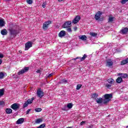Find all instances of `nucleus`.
Wrapping results in <instances>:
<instances>
[{"instance_id": "obj_1", "label": "nucleus", "mask_w": 128, "mask_h": 128, "mask_svg": "<svg viewBox=\"0 0 128 128\" xmlns=\"http://www.w3.org/2000/svg\"><path fill=\"white\" fill-rule=\"evenodd\" d=\"M104 104H106L108 102H110V101L112 100V94H105L104 95Z\"/></svg>"}, {"instance_id": "obj_2", "label": "nucleus", "mask_w": 128, "mask_h": 128, "mask_svg": "<svg viewBox=\"0 0 128 128\" xmlns=\"http://www.w3.org/2000/svg\"><path fill=\"white\" fill-rule=\"evenodd\" d=\"M107 82L108 83L105 84V87L108 88V90H110V88H112V84H114L115 81L114 79L110 78L107 80Z\"/></svg>"}, {"instance_id": "obj_3", "label": "nucleus", "mask_w": 128, "mask_h": 128, "mask_svg": "<svg viewBox=\"0 0 128 128\" xmlns=\"http://www.w3.org/2000/svg\"><path fill=\"white\" fill-rule=\"evenodd\" d=\"M52 24V21L48 20L44 22L43 24L42 28L44 30H46L48 28V26Z\"/></svg>"}, {"instance_id": "obj_4", "label": "nucleus", "mask_w": 128, "mask_h": 128, "mask_svg": "<svg viewBox=\"0 0 128 128\" xmlns=\"http://www.w3.org/2000/svg\"><path fill=\"white\" fill-rule=\"evenodd\" d=\"M9 32L11 36H16V34H19V32L18 31V30H14L12 28H9Z\"/></svg>"}, {"instance_id": "obj_5", "label": "nucleus", "mask_w": 128, "mask_h": 128, "mask_svg": "<svg viewBox=\"0 0 128 128\" xmlns=\"http://www.w3.org/2000/svg\"><path fill=\"white\" fill-rule=\"evenodd\" d=\"M28 70H30V67H24L21 70L19 71L18 72V76H20V74H24V72H28Z\"/></svg>"}, {"instance_id": "obj_6", "label": "nucleus", "mask_w": 128, "mask_h": 128, "mask_svg": "<svg viewBox=\"0 0 128 128\" xmlns=\"http://www.w3.org/2000/svg\"><path fill=\"white\" fill-rule=\"evenodd\" d=\"M36 94L38 98H42L44 96V92L42 90L41 88H38L37 90Z\"/></svg>"}, {"instance_id": "obj_7", "label": "nucleus", "mask_w": 128, "mask_h": 128, "mask_svg": "<svg viewBox=\"0 0 128 128\" xmlns=\"http://www.w3.org/2000/svg\"><path fill=\"white\" fill-rule=\"evenodd\" d=\"M32 46V42H28L25 44V50H28Z\"/></svg>"}, {"instance_id": "obj_8", "label": "nucleus", "mask_w": 128, "mask_h": 128, "mask_svg": "<svg viewBox=\"0 0 128 128\" xmlns=\"http://www.w3.org/2000/svg\"><path fill=\"white\" fill-rule=\"evenodd\" d=\"M102 13L100 11H98L94 16V18L96 20H98L100 18V16H102Z\"/></svg>"}, {"instance_id": "obj_9", "label": "nucleus", "mask_w": 128, "mask_h": 128, "mask_svg": "<svg viewBox=\"0 0 128 128\" xmlns=\"http://www.w3.org/2000/svg\"><path fill=\"white\" fill-rule=\"evenodd\" d=\"M72 26V22L67 21L63 24L64 28H70Z\"/></svg>"}, {"instance_id": "obj_10", "label": "nucleus", "mask_w": 128, "mask_h": 128, "mask_svg": "<svg viewBox=\"0 0 128 128\" xmlns=\"http://www.w3.org/2000/svg\"><path fill=\"white\" fill-rule=\"evenodd\" d=\"M11 108L14 110H18L20 108V104H18L17 103L13 104L11 106Z\"/></svg>"}, {"instance_id": "obj_11", "label": "nucleus", "mask_w": 128, "mask_h": 128, "mask_svg": "<svg viewBox=\"0 0 128 128\" xmlns=\"http://www.w3.org/2000/svg\"><path fill=\"white\" fill-rule=\"evenodd\" d=\"M86 58H88V56H86V54H84L82 58V57H76V58H73L72 60H76L80 59V62H84V60H86Z\"/></svg>"}, {"instance_id": "obj_12", "label": "nucleus", "mask_w": 128, "mask_h": 128, "mask_svg": "<svg viewBox=\"0 0 128 128\" xmlns=\"http://www.w3.org/2000/svg\"><path fill=\"white\" fill-rule=\"evenodd\" d=\"M120 34H128V28L127 27L122 28L120 30Z\"/></svg>"}, {"instance_id": "obj_13", "label": "nucleus", "mask_w": 128, "mask_h": 128, "mask_svg": "<svg viewBox=\"0 0 128 128\" xmlns=\"http://www.w3.org/2000/svg\"><path fill=\"white\" fill-rule=\"evenodd\" d=\"M80 20V16H77L75 17V18L72 20V24H78Z\"/></svg>"}, {"instance_id": "obj_14", "label": "nucleus", "mask_w": 128, "mask_h": 128, "mask_svg": "<svg viewBox=\"0 0 128 128\" xmlns=\"http://www.w3.org/2000/svg\"><path fill=\"white\" fill-rule=\"evenodd\" d=\"M114 62H112V61L110 59L108 60L106 62V66H112Z\"/></svg>"}, {"instance_id": "obj_15", "label": "nucleus", "mask_w": 128, "mask_h": 128, "mask_svg": "<svg viewBox=\"0 0 128 128\" xmlns=\"http://www.w3.org/2000/svg\"><path fill=\"white\" fill-rule=\"evenodd\" d=\"M58 36L59 38H63V36H66V31L64 30L60 31L58 34Z\"/></svg>"}, {"instance_id": "obj_16", "label": "nucleus", "mask_w": 128, "mask_h": 128, "mask_svg": "<svg viewBox=\"0 0 128 128\" xmlns=\"http://www.w3.org/2000/svg\"><path fill=\"white\" fill-rule=\"evenodd\" d=\"M24 122V118H20L16 121L17 124H20Z\"/></svg>"}, {"instance_id": "obj_17", "label": "nucleus", "mask_w": 128, "mask_h": 128, "mask_svg": "<svg viewBox=\"0 0 128 128\" xmlns=\"http://www.w3.org/2000/svg\"><path fill=\"white\" fill-rule=\"evenodd\" d=\"M128 64V58H126L124 60H122L120 62L121 66H124V64Z\"/></svg>"}, {"instance_id": "obj_18", "label": "nucleus", "mask_w": 128, "mask_h": 128, "mask_svg": "<svg viewBox=\"0 0 128 128\" xmlns=\"http://www.w3.org/2000/svg\"><path fill=\"white\" fill-rule=\"evenodd\" d=\"M0 33L2 36H6L8 34V31L6 29H3L1 30Z\"/></svg>"}, {"instance_id": "obj_19", "label": "nucleus", "mask_w": 128, "mask_h": 128, "mask_svg": "<svg viewBox=\"0 0 128 128\" xmlns=\"http://www.w3.org/2000/svg\"><path fill=\"white\" fill-rule=\"evenodd\" d=\"M92 98H93V100H97L98 96V94L96 93H94L91 95Z\"/></svg>"}, {"instance_id": "obj_20", "label": "nucleus", "mask_w": 128, "mask_h": 128, "mask_svg": "<svg viewBox=\"0 0 128 128\" xmlns=\"http://www.w3.org/2000/svg\"><path fill=\"white\" fill-rule=\"evenodd\" d=\"M120 76H121L122 78H128V75L126 74H120Z\"/></svg>"}, {"instance_id": "obj_21", "label": "nucleus", "mask_w": 128, "mask_h": 128, "mask_svg": "<svg viewBox=\"0 0 128 128\" xmlns=\"http://www.w3.org/2000/svg\"><path fill=\"white\" fill-rule=\"evenodd\" d=\"M6 112L8 114H10L12 113V110L11 108H6Z\"/></svg>"}, {"instance_id": "obj_22", "label": "nucleus", "mask_w": 128, "mask_h": 128, "mask_svg": "<svg viewBox=\"0 0 128 128\" xmlns=\"http://www.w3.org/2000/svg\"><path fill=\"white\" fill-rule=\"evenodd\" d=\"M96 102L97 104H102V98H98L97 100H96Z\"/></svg>"}, {"instance_id": "obj_23", "label": "nucleus", "mask_w": 128, "mask_h": 128, "mask_svg": "<svg viewBox=\"0 0 128 128\" xmlns=\"http://www.w3.org/2000/svg\"><path fill=\"white\" fill-rule=\"evenodd\" d=\"M116 82L118 84H120L122 82V77H118L116 80Z\"/></svg>"}, {"instance_id": "obj_24", "label": "nucleus", "mask_w": 128, "mask_h": 128, "mask_svg": "<svg viewBox=\"0 0 128 128\" xmlns=\"http://www.w3.org/2000/svg\"><path fill=\"white\" fill-rule=\"evenodd\" d=\"M34 100V98H32L30 99H28L26 101V102L28 103V104H32V102H33Z\"/></svg>"}, {"instance_id": "obj_25", "label": "nucleus", "mask_w": 128, "mask_h": 128, "mask_svg": "<svg viewBox=\"0 0 128 128\" xmlns=\"http://www.w3.org/2000/svg\"><path fill=\"white\" fill-rule=\"evenodd\" d=\"M4 26V21L2 20H0V27Z\"/></svg>"}, {"instance_id": "obj_26", "label": "nucleus", "mask_w": 128, "mask_h": 128, "mask_svg": "<svg viewBox=\"0 0 128 128\" xmlns=\"http://www.w3.org/2000/svg\"><path fill=\"white\" fill-rule=\"evenodd\" d=\"M80 39L82 40H86V36L82 35L80 38Z\"/></svg>"}, {"instance_id": "obj_27", "label": "nucleus", "mask_w": 128, "mask_h": 128, "mask_svg": "<svg viewBox=\"0 0 128 128\" xmlns=\"http://www.w3.org/2000/svg\"><path fill=\"white\" fill-rule=\"evenodd\" d=\"M114 22V17L112 16H109L108 20V22Z\"/></svg>"}, {"instance_id": "obj_28", "label": "nucleus", "mask_w": 128, "mask_h": 128, "mask_svg": "<svg viewBox=\"0 0 128 128\" xmlns=\"http://www.w3.org/2000/svg\"><path fill=\"white\" fill-rule=\"evenodd\" d=\"M4 78V74L2 72H0V80H2Z\"/></svg>"}, {"instance_id": "obj_29", "label": "nucleus", "mask_w": 128, "mask_h": 128, "mask_svg": "<svg viewBox=\"0 0 128 128\" xmlns=\"http://www.w3.org/2000/svg\"><path fill=\"white\" fill-rule=\"evenodd\" d=\"M90 36H92L96 37L98 36V34H96V32H90Z\"/></svg>"}, {"instance_id": "obj_30", "label": "nucleus", "mask_w": 128, "mask_h": 128, "mask_svg": "<svg viewBox=\"0 0 128 128\" xmlns=\"http://www.w3.org/2000/svg\"><path fill=\"white\" fill-rule=\"evenodd\" d=\"M4 89L0 90V96H4Z\"/></svg>"}, {"instance_id": "obj_31", "label": "nucleus", "mask_w": 128, "mask_h": 128, "mask_svg": "<svg viewBox=\"0 0 128 128\" xmlns=\"http://www.w3.org/2000/svg\"><path fill=\"white\" fill-rule=\"evenodd\" d=\"M42 122V120L41 118H38L36 120V124H40V122Z\"/></svg>"}, {"instance_id": "obj_32", "label": "nucleus", "mask_w": 128, "mask_h": 128, "mask_svg": "<svg viewBox=\"0 0 128 128\" xmlns=\"http://www.w3.org/2000/svg\"><path fill=\"white\" fill-rule=\"evenodd\" d=\"M42 108H36L35 109V111L36 112H42Z\"/></svg>"}, {"instance_id": "obj_33", "label": "nucleus", "mask_w": 128, "mask_h": 128, "mask_svg": "<svg viewBox=\"0 0 128 128\" xmlns=\"http://www.w3.org/2000/svg\"><path fill=\"white\" fill-rule=\"evenodd\" d=\"M28 106V102H25L23 104V108H26Z\"/></svg>"}, {"instance_id": "obj_34", "label": "nucleus", "mask_w": 128, "mask_h": 128, "mask_svg": "<svg viewBox=\"0 0 128 128\" xmlns=\"http://www.w3.org/2000/svg\"><path fill=\"white\" fill-rule=\"evenodd\" d=\"M72 104L69 103L67 104V108H72Z\"/></svg>"}, {"instance_id": "obj_35", "label": "nucleus", "mask_w": 128, "mask_h": 128, "mask_svg": "<svg viewBox=\"0 0 128 128\" xmlns=\"http://www.w3.org/2000/svg\"><path fill=\"white\" fill-rule=\"evenodd\" d=\"M82 84H78L77 86H76V90H80V88H82Z\"/></svg>"}, {"instance_id": "obj_36", "label": "nucleus", "mask_w": 128, "mask_h": 128, "mask_svg": "<svg viewBox=\"0 0 128 128\" xmlns=\"http://www.w3.org/2000/svg\"><path fill=\"white\" fill-rule=\"evenodd\" d=\"M67 32H72V28H70V27L67 28Z\"/></svg>"}, {"instance_id": "obj_37", "label": "nucleus", "mask_w": 128, "mask_h": 128, "mask_svg": "<svg viewBox=\"0 0 128 128\" xmlns=\"http://www.w3.org/2000/svg\"><path fill=\"white\" fill-rule=\"evenodd\" d=\"M127 2H128V0H122L121 4H124Z\"/></svg>"}, {"instance_id": "obj_38", "label": "nucleus", "mask_w": 128, "mask_h": 128, "mask_svg": "<svg viewBox=\"0 0 128 128\" xmlns=\"http://www.w3.org/2000/svg\"><path fill=\"white\" fill-rule=\"evenodd\" d=\"M26 2L28 4H32V0H27Z\"/></svg>"}, {"instance_id": "obj_39", "label": "nucleus", "mask_w": 128, "mask_h": 128, "mask_svg": "<svg viewBox=\"0 0 128 128\" xmlns=\"http://www.w3.org/2000/svg\"><path fill=\"white\" fill-rule=\"evenodd\" d=\"M4 106V102L0 101V106Z\"/></svg>"}, {"instance_id": "obj_40", "label": "nucleus", "mask_w": 128, "mask_h": 128, "mask_svg": "<svg viewBox=\"0 0 128 128\" xmlns=\"http://www.w3.org/2000/svg\"><path fill=\"white\" fill-rule=\"evenodd\" d=\"M40 127H41V128H46V124H40Z\"/></svg>"}, {"instance_id": "obj_41", "label": "nucleus", "mask_w": 128, "mask_h": 128, "mask_svg": "<svg viewBox=\"0 0 128 128\" xmlns=\"http://www.w3.org/2000/svg\"><path fill=\"white\" fill-rule=\"evenodd\" d=\"M32 110V109H28L26 112V114H30V112Z\"/></svg>"}, {"instance_id": "obj_42", "label": "nucleus", "mask_w": 128, "mask_h": 128, "mask_svg": "<svg viewBox=\"0 0 128 128\" xmlns=\"http://www.w3.org/2000/svg\"><path fill=\"white\" fill-rule=\"evenodd\" d=\"M54 76V73H51L48 75V78H50L51 76Z\"/></svg>"}, {"instance_id": "obj_43", "label": "nucleus", "mask_w": 128, "mask_h": 128, "mask_svg": "<svg viewBox=\"0 0 128 128\" xmlns=\"http://www.w3.org/2000/svg\"><path fill=\"white\" fill-rule=\"evenodd\" d=\"M84 124H86L85 121H82V122L80 123V126H84Z\"/></svg>"}, {"instance_id": "obj_44", "label": "nucleus", "mask_w": 128, "mask_h": 128, "mask_svg": "<svg viewBox=\"0 0 128 128\" xmlns=\"http://www.w3.org/2000/svg\"><path fill=\"white\" fill-rule=\"evenodd\" d=\"M73 30H74V32H76L77 30H78V27L75 26L73 28Z\"/></svg>"}, {"instance_id": "obj_45", "label": "nucleus", "mask_w": 128, "mask_h": 128, "mask_svg": "<svg viewBox=\"0 0 128 128\" xmlns=\"http://www.w3.org/2000/svg\"><path fill=\"white\" fill-rule=\"evenodd\" d=\"M4 56L2 54H0V58H2Z\"/></svg>"}, {"instance_id": "obj_46", "label": "nucleus", "mask_w": 128, "mask_h": 128, "mask_svg": "<svg viewBox=\"0 0 128 128\" xmlns=\"http://www.w3.org/2000/svg\"><path fill=\"white\" fill-rule=\"evenodd\" d=\"M62 110H64V112H66L68 110H66V107H64V108H62Z\"/></svg>"}, {"instance_id": "obj_47", "label": "nucleus", "mask_w": 128, "mask_h": 128, "mask_svg": "<svg viewBox=\"0 0 128 128\" xmlns=\"http://www.w3.org/2000/svg\"><path fill=\"white\" fill-rule=\"evenodd\" d=\"M94 128V125L91 124L90 126H88V128Z\"/></svg>"}, {"instance_id": "obj_48", "label": "nucleus", "mask_w": 128, "mask_h": 128, "mask_svg": "<svg viewBox=\"0 0 128 128\" xmlns=\"http://www.w3.org/2000/svg\"><path fill=\"white\" fill-rule=\"evenodd\" d=\"M36 72H37V74H40V70H37V71H36Z\"/></svg>"}, {"instance_id": "obj_49", "label": "nucleus", "mask_w": 128, "mask_h": 128, "mask_svg": "<svg viewBox=\"0 0 128 128\" xmlns=\"http://www.w3.org/2000/svg\"><path fill=\"white\" fill-rule=\"evenodd\" d=\"M62 82H68V80H62Z\"/></svg>"}, {"instance_id": "obj_50", "label": "nucleus", "mask_w": 128, "mask_h": 128, "mask_svg": "<svg viewBox=\"0 0 128 128\" xmlns=\"http://www.w3.org/2000/svg\"><path fill=\"white\" fill-rule=\"evenodd\" d=\"M2 64V60L0 59V64Z\"/></svg>"}, {"instance_id": "obj_51", "label": "nucleus", "mask_w": 128, "mask_h": 128, "mask_svg": "<svg viewBox=\"0 0 128 128\" xmlns=\"http://www.w3.org/2000/svg\"><path fill=\"white\" fill-rule=\"evenodd\" d=\"M42 8H46V4H42Z\"/></svg>"}, {"instance_id": "obj_52", "label": "nucleus", "mask_w": 128, "mask_h": 128, "mask_svg": "<svg viewBox=\"0 0 128 128\" xmlns=\"http://www.w3.org/2000/svg\"><path fill=\"white\" fill-rule=\"evenodd\" d=\"M63 0H58V2H63Z\"/></svg>"}, {"instance_id": "obj_53", "label": "nucleus", "mask_w": 128, "mask_h": 128, "mask_svg": "<svg viewBox=\"0 0 128 128\" xmlns=\"http://www.w3.org/2000/svg\"><path fill=\"white\" fill-rule=\"evenodd\" d=\"M5 2H10L11 0H4Z\"/></svg>"}, {"instance_id": "obj_54", "label": "nucleus", "mask_w": 128, "mask_h": 128, "mask_svg": "<svg viewBox=\"0 0 128 128\" xmlns=\"http://www.w3.org/2000/svg\"><path fill=\"white\" fill-rule=\"evenodd\" d=\"M19 52H20V54H22V50H20V51H19Z\"/></svg>"}, {"instance_id": "obj_55", "label": "nucleus", "mask_w": 128, "mask_h": 128, "mask_svg": "<svg viewBox=\"0 0 128 128\" xmlns=\"http://www.w3.org/2000/svg\"><path fill=\"white\" fill-rule=\"evenodd\" d=\"M72 128V127H68V128Z\"/></svg>"}, {"instance_id": "obj_56", "label": "nucleus", "mask_w": 128, "mask_h": 128, "mask_svg": "<svg viewBox=\"0 0 128 128\" xmlns=\"http://www.w3.org/2000/svg\"><path fill=\"white\" fill-rule=\"evenodd\" d=\"M126 128H128V126H126Z\"/></svg>"}]
</instances>
